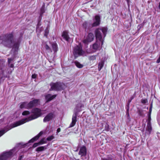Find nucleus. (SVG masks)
<instances>
[{
    "instance_id": "nucleus-11",
    "label": "nucleus",
    "mask_w": 160,
    "mask_h": 160,
    "mask_svg": "<svg viewBox=\"0 0 160 160\" xmlns=\"http://www.w3.org/2000/svg\"><path fill=\"white\" fill-rule=\"evenodd\" d=\"M87 151L86 147L84 146H82L80 148L78 154L81 157L85 156L87 154Z\"/></svg>"
},
{
    "instance_id": "nucleus-4",
    "label": "nucleus",
    "mask_w": 160,
    "mask_h": 160,
    "mask_svg": "<svg viewBox=\"0 0 160 160\" xmlns=\"http://www.w3.org/2000/svg\"><path fill=\"white\" fill-rule=\"evenodd\" d=\"M18 150L17 148L15 147L8 152H4L0 156V160H6L10 159L17 152Z\"/></svg>"
},
{
    "instance_id": "nucleus-21",
    "label": "nucleus",
    "mask_w": 160,
    "mask_h": 160,
    "mask_svg": "<svg viewBox=\"0 0 160 160\" xmlns=\"http://www.w3.org/2000/svg\"><path fill=\"white\" fill-rule=\"evenodd\" d=\"M46 147L45 146L40 147H38L36 149V151H37L38 152L41 151H42L43 150H44L46 149Z\"/></svg>"
},
{
    "instance_id": "nucleus-33",
    "label": "nucleus",
    "mask_w": 160,
    "mask_h": 160,
    "mask_svg": "<svg viewBox=\"0 0 160 160\" xmlns=\"http://www.w3.org/2000/svg\"><path fill=\"white\" fill-rule=\"evenodd\" d=\"M141 102L143 104H145L148 102V100L147 99H142L141 100Z\"/></svg>"
},
{
    "instance_id": "nucleus-19",
    "label": "nucleus",
    "mask_w": 160,
    "mask_h": 160,
    "mask_svg": "<svg viewBox=\"0 0 160 160\" xmlns=\"http://www.w3.org/2000/svg\"><path fill=\"white\" fill-rule=\"evenodd\" d=\"M19 41L16 42L14 44L13 43L12 45L13 48H15L16 50L18 49L19 45Z\"/></svg>"
},
{
    "instance_id": "nucleus-2",
    "label": "nucleus",
    "mask_w": 160,
    "mask_h": 160,
    "mask_svg": "<svg viewBox=\"0 0 160 160\" xmlns=\"http://www.w3.org/2000/svg\"><path fill=\"white\" fill-rule=\"evenodd\" d=\"M1 43L5 47L11 48L14 42L13 35L12 32L4 34L0 36Z\"/></svg>"
},
{
    "instance_id": "nucleus-18",
    "label": "nucleus",
    "mask_w": 160,
    "mask_h": 160,
    "mask_svg": "<svg viewBox=\"0 0 160 160\" xmlns=\"http://www.w3.org/2000/svg\"><path fill=\"white\" fill-rule=\"evenodd\" d=\"M20 107L21 108H25L29 109L28 106V103L27 102H22L20 105Z\"/></svg>"
},
{
    "instance_id": "nucleus-36",
    "label": "nucleus",
    "mask_w": 160,
    "mask_h": 160,
    "mask_svg": "<svg viewBox=\"0 0 160 160\" xmlns=\"http://www.w3.org/2000/svg\"><path fill=\"white\" fill-rule=\"evenodd\" d=\"M14 59V58H8V62L9 64L12 61H13Z\"/></svg>"
},
{
    "instance_id": "nucleus-6",
    "label": "nucleus",
    "mask_w": 160,
    "mask_h": 160,
    "mask_svg": "<svg viewBox=\"0 0 160 160\" xmlns=\"http://www.w3.org/2000/svg\"><path fill=\"white\" fill-rule=\"evenodd\" d=\"M107 32V30L105 28H103L102 29L98 28L95 30V34L96 39H98L99 42H101L102 44L103 43L102 41V34H103L104 37H105Z\"/></svg>"
},
{
    "instance_id": "nucleus-13",
    "label": "nucleus",
    "mask_w": 160,
    "mask_h": 160,
    "mask_svg": "<svg viewBox=\"0 0 160 160\" xmlns=\"http://www.w3.org/2000/svg\"><path fill=\"white\" fill-rule=\"evenodd\" d=\"M100 43L97 41L96 42L94 43L92 45V48L93 50V52H95L97 50H99L100 48Z\"/></svg>"
},
{
    "instance_id": "nucleus-37",
    "label": "nucleus",
    "mask_w": 160,
    "mask_h": 160,
    "mask_svg": "<svg viewBox=\"0 0 160 160\" xmlns=\"http://www.w3.org/2000/svg\"><path fill=\"white\" fill-rule=\"evenodd\" d=\"M40 145V144H39V142H37V143H35L33 144V148H35V147H37V146H38V145Z\"/></svg>"
},
{
    "instance_id": "nucleus-41",
    "label": "nucleus",
    "mask_w": 160,
    "mask_h": 160,
    "mask_svg": "<svg viewBox=\"0 0 160 160\" xmlns=\"http://www.w3.org/2000/svg\"><path fill=\"white\" fill-rule=\"evenodd\" d=\"M37 75L35 74H32V77L33 78H36Z\"/></svg>"
},
{
    "instance_id": "nucleus-39",
    "label": "nucleus",
    "mask_w": 160,
    "mask_h": 160,
    "mask_svg": "<svg viewBox=\"0 0 160 160\" xmlns=\"http://www.w3.org/2000/svg\"><path fill=\"white\" fill-rule=\"evenodd\" d=\"M129 104H128L127 105V115H128V116H129V114L128 113V111H129Z\"/></svg>"
},
{
    "instance_id": "nucleus-35",
    "label": "nucleus",
    "mask_w": 160,
    "mask_h": 160,
    "mask_svg": "<svg viewBox=\"0 0 160 160\" xmlns=\"http://www.w3.org/2000/svg\"><path fill=\"white\" fill-rule=\"evenodd\" d=\"M7 131H0V137L6 132Z\"/></svg>"
},
{
    "instance_id": "nucleus-27",
    "label": "nucleus",
    "mask_w": 160,
    "mask_h": 160,
    "mask_svg": "<svg viewBox=\"0 0 160 160\" xmlns=\"http://www.w3.org/2000/svg\"><path fill=\"white\" fill-rule=\"evenodd\" d=\"M44 47L46 50H48V52H52V49L47 44L45 45Z\"/></svg>"
},
{
    "instance_id": "nucleus-47",
    "label": "nucleus",
    "mask_w": 160,
    "mask_h": 160,
    "mask_svg": "<svg viewBox=\"0 0 160 160\" xmlns=\"http://www.w3.org/2000/svg\"><path fill=\"white\" fill-rule=\"evenodd\" d=\"M126 0L127 1L128 4L129 2V0Z\"/></svg>"
},
{
    "instance_id": "nucleus-12",
    "label": "nucleus",
    "mask_w": 160,
    "mask_h": 160,
    "mask_svg": "<svg viewBox=\"0 0 160 160\" xmlns=\"http://www.w3.org/2000/svg\"><path fill=\"white\" fill-rule=\"evenodd\" d=\"M54 114L52 112L48 113L44 118L43 121L44 122L49 121L54 118Z\"/></svg>"
},
{
    "instance_id": "nucleus-24",
    "label": "nucleus",
    "mask_w": 160,
    "mask_h": 160,
    "mask_svg": "<svg viewBox=\"0 0 160 160\" xmlns=\"http://www.w3.org/2000/svg\"><path fill=\"white\" fill-rule=\"evenodd\" d=\"M89 23L88 22L85 21L83 24V26L85 28H89Z\"/></svg>"
},
{
    "instance_id": "nucleus-32",
    "label": "nucleus",
    "mask_w": 160,
    "mask_h": 160,
    "mask_svg": "<svg viewBox=\"0 0 160 160\" xmlns=\"http://www.w3.org/2000/svg\"><path fill=\"white\" fill-rule=\"evenodd\" d=\"M45 12V9H44V5L41 8V14H42L43 13H44Z\"/></svg>"
},
{
    "instance_id": "nucleus-17",
    "label": "nucleus",
    "mask_w": 160,
    "mask_h": 160,
    "mask_svg": "<svg viewBox=\"0 0 160 160\" xmlns=\"http://www.w3.org/2000/svg\"><path fill=\"white\" fill-rule=\"evenodd\" d=\"M68 33V31H65L63 32L62 35V36L63 38L68 42L69 41V39Z\"/></svg>"
},
{
    "instance_id": "nucleus-1",
    "label": "nucleus",
    "mask_w": 160,
    "mask_h": 160,
    "mask_svg": "<svg viewBox=\"0 0 160 160\" xmlns=\"http://www.w3.org/2000/svg\"><path fill=\"white\" fill-rule=\"evenodd\" d=\"M31 113L32 114L27 118H26L18 121L11 124L7 127L9 130L12 128L22 125L26 122L35 119L41 116L42 114V110L38 108H35L32 110Z\"/></svg>"
},
{
    "instance_id": "nucleus-15",
    "label": "nucleus",
    "mask_w": 160,
    "mask_h": 160,
    "mask_svg": "<svg viewBox=\"0 0 160 160\" xmlns=\"http://www.w3.org/2000/svg\"><path fill=\"white\" fill-rule=\"evenodd\" d=\"M43 133V132L42 131L40 132L37 135L30 140L28 141V143H29L30 142H33L34 141L37 140L39 138V137L42 135Z\"/></svg>"
},
{
    "instance_id": "nucleus-22",
    "label": "nucleus",
    "mask_w": 160,
    "mask_h": 160,
    "mask_svg": "<svg viewBox=\"0 0 160 160\" xmlns=\"http://www.w3.org/2000/svg\"><path fill=\"white\" fill-rule=\"evenodd\" d=\"M146 130H152V127L151 122H147V125Z\"/></svg>"
},
{
    "instance_id": "nucleus-30",
    "label": "nucleus",
    "mask_w": 160,
    "mask_h": 160,
    "mask_svg": "<svg viewBox=\"0 0 160 160\" xmlns=\"http://www.w3.org/2000/svg\"><path fill=\"white\" fill-rule=\"evenodd\" d=\"M143 111L142 110L139 109L138 111V114L140 116H143Z\"/></svg>"
},
{
    "instance_id": "nucleus-49",
    "label": "nucleus",
    "mask_w": 160,
    "mask_h": 160,
    "mask_svg": "<svg viewBox=\"0 0 160 160\" xmlns=\"http://www.w3.org/2000/svg\"><path fill=\"white\" fill-rule=\"evenodd\" d=\"M57 130H60V128H58L57 129Z\"/></svg>"
},
{
    "instance_id": "nucleus-40",
    "label": "nucleus",
    "mask_w": 160,
    "mask_h": 160,
    "mask_svg": "<svg viewBox=\"0 0 160 160\" xmlns=\"http://www.w3.org/2000/svg\"><path fill=\"white\" fill-rule=\"evenodd\" d=\"M148 119L147 121V122H150V121L151 120V115L148 114Z\"/></svg>"
},
{
    "instance_id": "nucleus-7",
    "label": "nucleus",
    "mask_w": 160,
    "mask_h": 160,
    "mask_svg": "<svg viewBox=\"0 0 160 160\" xmlns=\"http://www.w3.org/2000/svg\"><path fill=\"white\" fill-rule=\"evenodd\" d=\"M73 54L76 58L79 56H83L85 54L84 52L82 50V47L80 45L77 46L74 48Z\"/></svg>"
},
{
    "instance_id": "nucleus-28",
    "label": "nucleus",
    "mask_w": 160,
    "mask_h": 160,
    "mask_svg": "<svg viewBox=\"0 0 160 160\" xmlns=\"http://www.w3.org/2000/svg\"><path fill=\"white\" fill-rule=\"evenodd\" d=\"M97 55L92 56L89 57V59L90 60H94L96 59Z\"/></svg>"
},
{
    "instance_id": "nucleus-20",
    "label": "nucleus",
    "mask_w": 160,
    "mask_h": 160,
    "mask_svg": "<svg viewBox=\"0 0 160 160\" xmlns=\"http://www.w3.org/2000/svg\"><path fill=\"white\" fill-rule=\"evenodd\" d=\"M52 48H53V50L54 52L57 51V45L56 43H53L52 44Z\"/></svg>"
},
{
    "instance_id": "nucleus-9",
    "label": "nucleus",
    "mask_w": 160,
    "mask_h": 160,
    "mask_svg": "<svg viewBox=\"0 0 160 160\" xmlns=\"http://www.w3.org/2000/svg\"><path fill=\"white\" fill-rule=\"evenodd\" d=\"M93 22L91 25L92 27H96L100 24V18L99 16L96 15L94 18H93Z\"/></svg>"
},
{
    "instance_id": "nucleus-42",
    "label": "nucleus",
    "mask_w": 160,
    "mask_h": 160,
    "mask_svg": "<svg viewBox=\"0 0 160 160\" xmlns=\"http://www.w3.org/2000/svg\"><path fill=\"white\" fill-rule=\"evenodd\" d=\"M152 111V108H150L149 110V113H148V114L151 115V113Z\"/></svg>"
},
{
    "instance_id": "nucleus-26",
    "label": "nucleus",
    "mask_w": 160,
    "mask_h": 160,
    "mask_svg": "<svg viewBox=\"0 0 160 160\" xmlns=\"http://www.w3.org/2000/svg\"><path fill=\"white\" fill-rule=\"evenodd\" d=\"M103 66V63L102 62H101L98 63V69L99 71H100Z\"/></svg>"
},
{
    "instance_id": "nucleus-31",
    "label": "nucleus",
    "mask_w": 160,
    "mask_h": 160,
    "mask_svg": "<svg viewBox=\"0 0 160 160\" xmlns=\"http://www.w3.org/2000/svg\"><path fill=\"white\" fill-rule=\"evenodd\" d=\"M30 114V112L28 111H25L22 113V115H29Z\"/></svg>"
},
{
    "instance_id": "nucleus-45",
    "label": "nucleus",
    "mask_w": 160,
    "mask_h": 160,
    "mask_svg": "<svg viewBox=\"0 0 160 160\" xmlns=\"http://www.w3.org/2000/svg\"><path fill=\"white\" fill-rule=\"evenodd\" d=\"M133 97H131V98H130V100H129V102H131V101H132V100L133 99Z\"/></svg>"
},
{
    "instance_id": "nucleus-29",
    "label": "nucleus",
    "mask_w": 160,
    "mask_h": 160,
    "mask_svg": "<svg viewBox=\"0 0 160 160\" xmlns=\"http://www.w3.org/2000/svg\"><path fill=\"white\" fill-rule=\"evenodd\" d=\"M54 138V136L53 135H52L51 136H50L48 137L46 139H47V141H51V140H52Z\"/></svg>"
},
{
    "instance_id": "nucleus-8",
    "label": "nucleus",
    "mask_w": 160,
    "mask_h": 160,
    "mask_svg": "<svg viewBox=\"0 0 160 160\" xmlns=\"http://www.w3.org/2000/svg\"><path fill=\"white\" fill-rule=\"evenodd\" d=\"M94 38V34L92 33H89L87 36L86 38L83 41V42L87 44L88 42H92Z\"/></svg>"
},
{
    "instance_id": "nucleus-51",
    "label": "nucleus",
    "mask_w": 160,
    "mask_h": 160,
    "mask_svg": "<svg viewBox=\"0 0 160 160\" xmlns=\"http://www.w3.org/2000/svg\"><path fill=\"white\" fill-rule=\"evenodd\" d=\"M27 143H26V144H25V145H26V146H27Z\"/></svg>"
},
{
    "instance_id": "nucleus-3",
    "label": "nucleus",
    "mask_w": 160,
    "mask_h": 160,
    "mask_svg": "<svg viewBox=\"0 0 160 160\" xmlns=\"http://www.w3.org/2000/svg\"><path fill=\"white\" fill-rule=\"evenodd\" d=\"M84 107V105L82 103L78 104L74 111V113L72 118V122L71 123V127H73L77 121V117L78 116V112L82 110V108Z\"/></svg>"
},
{
    "instance_id": "nucleus-46",
    "label": "nucleus",
    "mask_w": 160,
    "mask_h": 160,
    "mask_svg": "<svg viewBox=\"0 0 160 160\" xmlns=\"http://www.w3.org/2000/svg\"><path fill=\"white\" fill-rule=\"evenodd\" d=\"M152 102L150 104V108H152Z\"/></svg>"
},
{
    "instance_id": "nucleus-50",
    "label": "nucleus",
    "mask_w": 160,
    "mask_h": 160,
    "mask_svg": "<svg viewBox=\"0 0 160 160\" xmlns=\"http://www.w3.org/2000/svg\"><path fill=\"white\" fill-rule=\"evenodd\" d=\"M2 77L1 78V79H2Z\"/></svg>"
},
{
    "instance_id": "nucleus-38",
    "label": "nucleus",
    "mask_w": 160,
    "mask_h": 160,
    "mask_svg": "<svg viewBox=\"0 0 160 160\" xmlns=\"http://www.w3.org/2000/svg\"><path fill=\"white\" fill-rule=\"evenodd\" d=\"M48 31L47 29L45 30L44 31V36L47 37L48 34Z\"/></svg>"
},
{
    "instance_id": "nucleus-25",
    "label": "nucleus",
    "mask_w": 160,
    "mask_h": 160,
    "mask_svg": "<svg viewBox=\"0 0 160 160\" xmlns=\"http://www.w3.org/2000/svg\"><path fill=\"white\" fill-rule=\"evenodd\" d=\"M47 139L45 138H42L39 142L40 145L42 144H43L46 143H47Z\"/></svg>"
},
{
    "instance_id": "nucleus-14",
    "label": "nucleus",
    "mask_w": 160,
    "mask_h": 160,
    "mask_svg": "<svg viewBox=\"0 0 160 160\" xmlns=\"http://www.w3.org/2000/svg\"><path fill=\"white\" fill-rule=\"evenodd\" d=\"M56 96L57 95H52L51 94H48L45 96V98L47 102H48L55 98Z\"/></svg>"
},
{
    "instance_id": "nucleus-34",
    "label": "nucleus",
    "mask_w": 160,
    "mask_h": 160,
    "mask_svg": "<svg viewBox=\"0 0 160 160\" xmlns=\"http://www.w3.org/2000/svg\"><path fill=\"white\" fill-rule=\"evenodd\" d=\"M101 160H112V158L110 157H108L107 158H102Z\"/></svg>"
},
{
    "instance_id": "nucleus-23",
    "label": "nucleus",
    "mask_w": 160,
    "mask_h": 160,
    "mask_svg": "<svg viewBox=\"0 0 160 160\" xmlns=\"http://www.w3.org/2000/svg\"><path fill=\"white\" fill-rule=\"evenodd\" d=\"M74 63H75V65H76V66L77 67H78V68H81L83 66V65H82L79 62H78L75 61L74 62Z\"/></svg>"
},
{
    "instance_id": "nucleus-16",
    "label": "nucleus",
    "mask_w": 160,
    "mask_h": 160,
    "mask_svg": "<svg viewBox=\"0 0 160 160\" xmlns=\"http://www.w3.org/2000/svg\"><path fill=\"white\" fill-rule=\"evenodd\" d=\"M38 102V100L37 99L31 101L29 103H28V109H30L35 106L37 104Z\"/></svg>"
},
{
    "instance_id": "nucleus-48",
    "label": "nucleus",
    "mask_w": 160,
    "mask_h": 160,
    "mask_svg": "<svg viewBox=\"0 0 160 160\" xmlns=\"http://www.w3.org/2000/svg\"><path fill=\"white\" fill-rule=\"evenodd\" d=\"M57 134H58L60 131V130H59V131H57Z\"/></svg>"
},
{
    "instance_id": "nucleus-10",
    "label": "nucleus",
    "mask_w": 160,
    "mask_h": 160,
    "mask_svg": "<svg viewBox=\"0 0 160 160\" xmlns=\"http://www.w3.org/2000/svg\"><path fill=\"white\" fill-rule=\"evenodd\" d=\"M5 61L3 59H0V75L2 74L4 77H6L7 76L4 75V71L5 68Z\"/></svg>"
},
{
    "instance_id": "nucleus-43",
    "label": "nucleus",
    "mask_w": 160,
    "mask_h": 160,
    "mask_svg": "<svg viewBox=\"0 0 160 160\" xmlns=\"http://www.w3.org/2000/svg\"><path fill=\"white\" fill-rule=\"evenodd\" d=\"M23 157V156L22 155H21L20 156L19 158V160H21L22 158Z\"/></svg>"
},
{
    "instance_id": "nucleus-5",
    "label": "nucleus",
    "mask_w": 160,
    "mask_h": 160,
    "mask_svg": "<svg viewBox=\"0 0 160 160\" xmlns=\"http://www.w3.org/2000/svg\"><path fill=\"white\" fill-rule=\"evenodd\" d=\"M50 86L51 88L49 89L50 91H60L64 89L66 87L65 85L63 83L60 82H52L50 84Z\"/></svg>"
},
{
    "instance_id": "nucleus-44",
    "label": "nucleus",
    "mask_w": 160,
    "mask_h": 160,
    "mask_svg": "<svg viewBox=\"0 0 160 160\" xmlns=\"http://www.w3.org/2000/svg\"><path fill=\"white\" fill-rule=\"evenodd\" d=\"M14 67V65L13 64H10V67L11 68H13Z\"/></svg>"
}]
</instances>
